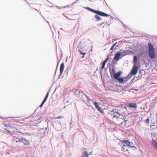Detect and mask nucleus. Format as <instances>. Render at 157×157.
<instances>
[{"instance_id": "obj_1", "label": "nucleus", "mask_w": 157, "mask_h": 157, "mask_svg": "<svg viewBox=\"0 0 157 157\" xmlns=\"http://www.w3.org/2000/svg\"><path fill=\"white\" fill-rule=\"evenodd\" d=\"M148 45L149 56L151 59H154L155 57V54L154 47L150 42L148 43Z\"/></svg>"}, {"instance_id": "obj_2", "label": "nucleus", "mask_w": 157, "mask_h": 157, "mask_svg": "<svg viewBox=\"0 0 157 157\" xmlns=\"http://www.w3.org/2000/svg\"><path fill=\"white\" fill-rule=\"evenodd\" d=\"M111 116H112L113 118L116 119L118 121H120L121 123L124 121V116L122 114H120L118 112L112 113L111 114Z\"/></svg>"}, {"instance_id": "obj_3", "label": "nucleus", "mask_w": 157, "mask_h": 157, "mask_svg": "<svg viewBox=\"0 0 157 157\" xmlns=\"http://www.w3.org/2000/svg\"><path fill=\"white\" fill-rule=\"evenodd\" d=\"M87 9L89 10L90 11L92 12L96 13L98 15H100L101 16H104V17H106L109 16V15L104 12H101L100 11L94 10L90 8L89 7H87Z\"/></svg>"}, {"instance_id": "obj_4", "label": "nucleus", "mask_w": 157, "mask_h": 157, "mask_svg": "<svg viewBox=\"0 0 157 157\" xmlns=\"http://www.w3.org/2000/svg\"><path fill=\"white\" fill-rule=\"evenodd\" d=\"M120 143L121 145H122V144H126L125 145H126V146L127 145L130 147H133V143L127 140H124L121 141L120 142Z\"/></svg>"}, {"instance_id": "obj_5", "label": "nucleus", "mask_w": 157, "mask_h": 157, "mask_svg": "<svg viewBox=\"0 0 157 157\" xmlns=\"http://www.w3.org/2000/svg\"><path fill=\"white\" fill-rule=\"evenodd\" d=\"M138 72L137 67L134 65L131 71V74L132 75H135Z\"/></svg>"}, {"instance_id": "obj_6", "label": "nucleus", "mask_w": 157, "mask_h": 157, "mask_svg": "<svg viewBox=\"0 0 157 157\" xmlns=\"http://www.w3.org/2000/svg\"><path fill=\"white\" fill-rule=\"evenodd\" d=\"M64 68V64L63 63H61L60 67V74L59 78L62 75Z\"/></svg>"}, {"instance_id": "obj_7", "label": "nucleus", "mask_w": 157, "mask_h": 157, "mask_svg": "<svg viewBox=\"0 0 157 157\" xmlns=\"http://www.w3.org/2000/svg\"><path fill=\"white\" fill-rule=\"evenodd\" d=\"M121 53L120 52H118L117 53L115 57L113 58V59L117 61L119 59H120L121 58Z\"/></svg>"}, {"instance_id": "obj_8", "label": "nucleus", "mask_w": 157, "mask_h": 157, "mask_svg": "<svg viewBox=\"0 0 157 157\" xmlns=\"http://www.w3.org/2000/svg\"><path fill=\"white\" fill-rule=\"evenodd\" d=\"M21 143H23L25 145H28L29 144V141L25 138H21V140H20Z\"/></svg>"}, {"instance_id": "obj_9", "label": "nucleus", "mask_w": 157, "mask_h": 157, "mask_svg": "<svg viewBox=\"0 0 157 157\" xmlns=\"http://www.w3.org/2000/svg\"><path fill=\"white\" fill-rule=\"evenodd\" d=\"M49 92H48L46 95V96L45 97L43 101H42V103L40 105V107H42L43 106V105L44 104V103H45V102H46V101L48 97V95H49Z\"/></svg>"}, {"instance_id": "obj_10", "label": "nucleus", "mask_w": 157, "mask_h": 157, "mask_svg": "<svg viewBox=\"0 0 157 157\" xmlns=\"http://www.w3.org/2000/svg\"><path fill=\"white\" fill-rule=\"evenodd\" d=\"M90 100L92 101L93 103L94 104L95 107L98 109V110L99 111H101V109L98 105V103L96 102H94V101L92 99Z\"/></svg>"}, {"instance_id": "obj_11", "label": "nucleus", "mask_w": 157, "mask_h": 157, "mask_svg": "<svg viewBox=\"0 0 157 157\" xmlns=\"http://www.w3.org/2000/svg\"><path fill=\"white\" fill-rule=\"evenodd\" d=\"M122 146L121 147V150L124 151V152H126L128 151V149L127 148V146L124 144H122V145H121Z\"/></svg>"}, {"instance_id": "obj_12", "label": "nucleus", "mask_w": 157, "mask_h": 157, "mask_svg": "<svg viewBox=\"0 0 157 157\" xmlns=\"http://www.w3.org/2000/svg\"><path fill=\"white\" fill-rule=\"evenodd\" d=\"M128 106L132 108H136L137 107V105L136 103H128Z\"/></svg>"}, {"instance_id": "obj_13", "label": "nucleus", "mask_w": 157, "mask_h": 157, "mask_svg": "<svg viewBox=\"0 0 157 157\" xmlns=\"http://www.w3.org/2000/svg\"><path fill=\"white\" fill-rule=\"evenodd\" d=\"M120 52L121 53V57H122L124 56L127 55L128 54V52L127 50L124 51Z\"/></svg>"}, {"instance_id": "obj_14", "label": "nucleus", "mask_w": 157, "mask_h": 157, "mask_svg": "<svg viewBox=\"0 0 157 157\" xmlns=\"http://www.w3.org/2000/svg\"><path fill=\"white\" fill-rule=\"evenodd\" d=\"M126 78H119L117 80H118L119 82L121 83L125 82L127 81L126 80Z\"/></svg>"}, {"instance_id": "obj_15", "label": "nucleus", "mask_w": 157, "mask_h": 157, "mask_svg": "<svg viewBox=\"0 0 157 157\" xmlns=\"http://www.w3.org/2000/svg\"><path fill=\"white\" fill-rule=\"evenodd\" d=\"M121 75V73L120 71H118L117 72V73L116 74V73L115 75H114V78L116 79H117L119 78V76Z\"/></svg>"}, {"instance_id": "obj_16", "label": "nucleus", "mask_w": 157, "mask_h": 157, "mask_svg": "<svg viewBox=\"0 0 157 157\" xmlns=\"http://www.w3.org/2000/svg\"><path fill=\"white\" fill-rule=\"evenodd\" d=\"M137 61V57L136 56H134L133 63L134 65L136 66Z\"/></svg>"}, {"instance_id": "obj_17", "label": "nucleus", "mask_w": 157, "mask_h": 157, "mask_svg": "<svg viewBox=\"0 0 157 157\" xmlns=\"http://www.w3.org/2000/svg\"><path fill=\"white\" fill-rule=\"evenodd\" d=\"M82 157H89V154L86 151H84L82 152Z\"/></svg>"}, {"instance_id": "obj_18", "label": "nucleus", "mask_w": 157, "mask_h": 157, "mask_svg": "<svg viewBox=\"0 0 157 157\" xmlns=\"http://www.w3.org/2000/svg\"><path fill=\"white\" fill-rule=\"evenodd\" d=\"M153 146L157 150V144L156 142L154 140H152L151 141Z\"/></svg>"}, {"instance_id": "obj_19", "label": "nucleus", "mask_w": 157, "mask_h": 157, "mask_svg": "<svg viewBox=\"0 0 157 157\" xmlns=\"http://www.w3.org/2000/svg\"><path fill=\"white\" fill-rule=\"evenodd\" d=\"M105 63H104L103 62L102 64V66L101 67V69L100 70V73L101 75L102 73V70L104 69V67H105Z\"/></svg>"}, {"instance_id": "obj_20", "label": "nucleus", "mask_w": 157, "mask_h": 157, "mask_svg": "<svg viewBox=\"0 0 157 157\" xmlns=\"http://www.w3.org/2000/svg\"><path fill=\"white\" fill-rule=\"evenodd\" d=\"M95 19H96L97 21H100L101 20V18L100 17V16L98 15H95Z\"/></svg>"}, {"instance_id": "obj_21", "label": "nucleus", "mask_w": 157, "mask_h": 157, "mask_svg": "<svg viewBox=\"0 0 157 157\" xmlns=\"http://www.w3.org/2000/svg\"><path fill=\"white\" fill-rule=\"evenodd\" d=\"M116 72L114 69L113 68L112 71L110 72V74L111 75H113L114 76Z\"/></svg>"}, {"instance_id": "obj_22", "label": "nucleus", "mask_w": 157, "mask_h": 157, "mask_svg": "<svg viewBox=\"0 0 157 157\" xmlns=\"http://www.w3.org/2000/svg\"><path fill=\"white\" fill-rule=\"evenodd\" d=\"M78 52H80V54L83 55V56H82V58H84V55L86 54V53H83V52H82L80 50H78Z\"/></svg>"}, {"instance_id": "obj_23", "label": "nucleus", "mask_w": 157, "mask_h": 157, "mask_svg": "<svg viewBox=\"0 0 157 157\" xmlns=\"http://www.w3.org/2000/svg\"><path fill=\"white\" fill-rule=\"evenodd\" d=\"M118 44V42H116L115 43H114L113 45L111 47V48L110 49V50H112L114 47L116 46L117 45V44Z\"/></svg>"}, {"instance_id": "obj_24", "label": "nucleus", "mask_w": 157, "mask_h": 157, "mask_svg": "<svg viewBox=\"0 0 157 157\" xmlns=\"http://www.w3.org/2000/svg\"><path fill=\"white\" fill-rule=\"evenodd\" d=\"M10 127H6V128H5V129L8 131L9 132H10V131L9 130V129H10Z\"/></svg>"}, {"instance_id": "obj_25", "label": "nucleus", "mask_w": 157, "mask_h": 157, "mask_svg": "<svg viewBox=\"0 0 157 157\" xmlns=\"http://www.w3.org/2000/svg\"><path fill=\"white\" fill-rule=\"evenodd\" d=\"M20 140H21V138L17 139V140H16L15 141L16 143H17L18 142H21V141H20Z\"/></svg>"}, {"instance_id": "obj_26", "label": "nucleus", "mask_w": 157, "mask_h": 157, "mask_svg": "<svg viewBox=\"0 0 157 157\" xmlns=\"http://www.w3.org/2000/svg\"><path fill=\"white\" fill-rule=\"evenodd\" d=\"M63 118V117L62 116H59L57 117H56L55 119H61Z\"/></svg>"}, {"instance_id": "obj_27", "label": "nucleus", "mask_w": 157, "mask_h": 157, "mask_svg": "<svg viewBox=\"0 0 157 157\" xmlns=\"http://www.w3.org/2000/svg\"><path fill=\"white\" fill-rule=\"evenodd\" d=\"M5 125L4 126H6V127H9L10 128V125L9 123H4V125Z\"/></svg>"}, {"instance_id": "obj_28", "label": "nucleus", "mask_w": 157, "mask_h": 157, "mask_svg": "<svg viewBox=\"0 0 157 157\" xmlns=\"http://www.w3.org/2000/svg\"><path fill=\"white\" fill-rule=\"evenodd\" d=\"M10 154V151H9L5 152V154L6 155H9Z\"/></svg>"}, {"instance_id": "obj_29", "label": "nucleus", "mask_w": 157, "mask_h": 157, "mask_svg": "<svg viewBox=\"0 0 157 157\" xmlns=\"http://www.w3.org/2000/svg\"><path fill=\"white\" fill-rule=\"evenodd\" d=\"M16 130L17 131V132H18V133H21V134H22V133L21 132V131H20V129H16Z\"/></svg>"}, {"instance_id": "obj_30", "label": "nucleus", "mask_w": 157, "mask_h": 157, "mask_svg": "<svg viewBox=\"0 0 157 157\" xmlns=\"http://www.w3.org/2000/svg\"><path fill=\"white\" fill-rule=\"evenodd\" d=\"M4 123L2 125V127L5 129V128H6V126H4L5 125H4Z\"/></svg>"}, {"instance_id": "obj_31", "label": "nucleus", "mask_w": 157, "mask_h": 157, "mask_svg": "<svg viewBox=\"0 0 157 157\" xmlns=\"http://www.w3.org/2000/svg\"><path fill=\"white\" fill-rule=\"evenodd\" d=\"M149 118H147L146 120V123H148L149 122Z\"/></svg>"}, {"instance_id": "obj_32", "label": "nucleus", "mask_w": 157, "mask_h": 157, "mask_svg": "<svg viewBox=\"0 0 157 157\" xmlns=\"http://www.w3.org/2000/svg\"><path fill=\"white\" fill-rule=\"evenodd\" d=\"M108 60H107L106 59H105L104 60L103 62L104 63H106L107 62Z\"/></svg>"}, {"instance_id": "obj_33", "label": "nucleus", "mask_w": 157, "mask_h": 157, "mask_svg": "<svg viewBox=\"0 0 157 157\" xmlns=\"http://www.w3.org/2000/svg\"><path fill=\"white\" fill-rule=\"evenodd\" d=\"M89 154V155H92V152H90V153H89V154Z\"/></svg>"}, {"instance_id": "obj_34", "label": "nucleus", "mask_w": 157, "mask_h": 157, "mask_svg": "<svg viewBox=\"0 0 157 157\" xmlns=\"http://www.w3.org/2000/svg\"><path fill=\"white\" fill-rule=\"evenodd\" d=\"M106 59L108 61V60L109 59V57H108V56L107 57Z\"/></svg>"}, {"instance_id": "obj_35", "label": "nucleus", "mask_w": 157, "mask_h": 157, "mask_svg": "<svg viewBox=\"0 0 157 157\" xmlns=\"http://www.w3.org/2000/svg\"><path fill=\"white\" fill-rule=\"evenodd\" d=\"M38 120H39V118L38 119Z\"/></svg>"}, {"instance_id": "obj_36", "label": "nucleus", "mask_w": 157, "mask_h": 157, "mask_svg": "<svg viewBox=\"0 0 157 157\" xmlns=\"http://www.w3.org/2000/svg\"><path fill=\"white\" fill-rule=\"evenodd\" d=\"M47 22L49 24V22L48 21H47Z\"/></svg>"}]
</instances>
